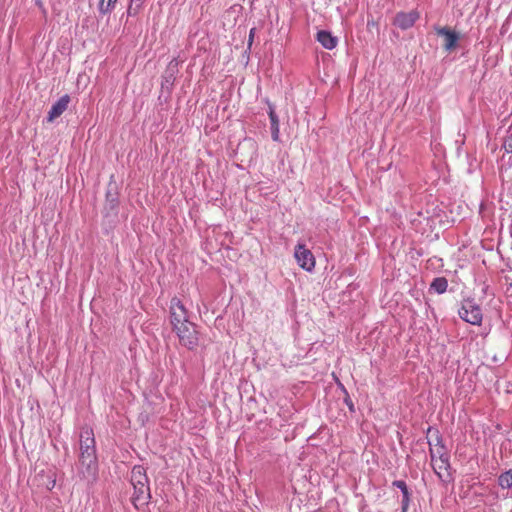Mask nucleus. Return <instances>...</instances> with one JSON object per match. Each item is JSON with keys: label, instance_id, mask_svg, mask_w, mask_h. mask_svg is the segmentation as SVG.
I'll return each instance as SVG.
<instances>
[{"label": "nucleus", "instance_id": "obj_1", "mask_svg": "<svg viewBox=\"0 0 512 512\" xmlns=\"http://www.w3.org/2000/svg\"><path fill=\"white\" fill-rule=\"evenodd\" d=\"M131 484L134 488L132 501L135 507L147 503L150 498V487L146 470L143 466H134L131 471Z\"/></svg>", "mask_w": 512, "mask_h": 512}, {"label": "nucleus", "instance_id": "obj_2", "mask_svg": "<svg viewBox=\"0 0 512 512\" xmlns=\"http://www.w3.org/2000/svg\"><path fill=\"white\" fill-rule=\"evenodd\" d=\"M172 330L176 333L180 344L187 349L194 350L199 345V331L195 323L188 321Z\"/></svg>", "mask_w": 512, "mask_h": 512}, {"label": "nucleus", "instance_id": "obj_3", "mask_svg": "<svg viewBox=\"0 0 512 512\" xmlns=\"http://www.w3.org/2000/svg\"><path fill=\"white\" fill-rule=\"evenodd\" d=\"M460 318L472 325H481L483 313L480 305L474 299H464L458 312Z\"/></svg>", "mask_w": 512, "mask_h": 512}, {"label": "nucleus", "instance_id": "obj_4", "mask_svg": "<svg viewBox=\"0 0 512 512\" xmlns=\"http://www.w3.org/2000/svg\"><path fill=\"white\" fill-rule=\"evenodd\" d=\"M79 474L88 482H94L98 476V460L96 454L80 455Z\"/></svg>", "mask_w": 512, "mask_h": 512}, {"label": "nucleus", "instance_id": "obj_5", "mask_svg": "<svg viewBox=\"0 0 512 512\" xmlns=\"http://www.w3.org/2000/svg\"><path fill=\"white\" fill-rule=\"evenodd\" d=\"M427 439L431 460L449 456V452L444 446L440 433L437 429L429 427L427 430Z\"/></svg>", "mask_w": 512, "mask_h": 512}, {"label": "nucleus", "instance_id": "obj_6", "mask_svg": "<svg viewBox=\"0 0 512 512\" xmlns=\"http://www.w3.org/2000/svg\"><path fill=\"white\" fill-rule=\"evenodd\" d=\"M170 323L172 326V329L177 327L178 325H181L183 323H186L189 321L188 319V310L182 303V301L177 298L173 297L170 301Z\"/></svg>", "mask_w": 512, "mask_h": 512}, {"label": "nucleus", "instance_id": "obj_7", "mask_svg": "<svg viewBox=\"0 0 512 512\" xmlns=\"http://www.w3.org/2000/svg\"><path fill=\"white\" fill-rule=\"evenodd\" d=\"M295 259L298 265L306 270L312 271L315 267V258L312 252L305 247L303 244H298L295 248L294 253Z\"/></svg>", "mask_w": 512, "mask_h": 512}, {"label": "nucleus", "instance_id": "obj_8", "mask_svg": "<svg viewBox=\"0 0 512 512\" xmlns=\"http://www.w3.org/2000/svg\"><path fill=\"white\" fill-rule=\"evenodd\" d=\"M431 466L440 480H442L443 482H447L450 480V455L431 460Z\"/></svg>", "mask_w": 512, "mask_h": 512}, {"label": "nucleus", "instance_id": "obj_9", "mask_svg": "<svg viewBox=\"0 0 512 512\" xmlns=\"http://www.w3.org/2000/svg\"><path fill=\"white\" fill-rule=\"evenodd\" d=\"M96 454L94 433L91 428H84L80 433V455Z\"/></svg>", "mask_w": 512, "mask_h": 512}, {"label": "nucleus", "instance_id": "obj_10", "mask_svg": "<svg viewBox=\"0 0 512 512\" xmlns=\"http://www.w3.org/2000/svg\"><path fill=\"white\" fill-rule=\"evenodd\" d=\"M418 19L419 13L417 11L399 12L396 14L393 24L402 30H407L411 28Z\"/></svg>", "mask_w": 512, "mask_h": 512}, {"label": "nucleus", "instance_id": "obj_11", "mask_svg": "<svg viewBox=\"0 0 512 512\" xmlns=\"http://www.w3.org/2000/svg\"><path fill=\"white\" fill-rule=\"evenodd\" d=\"M69 102L70 97L69 95L65 94L55 104H53L50 111L48 112V122H53L56 118L60 117L64 111L67 110Z\"/></svg>", "mask_w": 512, "mask_h": 512}, {"label": "nucleus", "instance_id": "obj_12", "mask_svg": "<svg viewBox=\"0 0 512 512\" xmlns=\"http://www.w3.org/2000/svg\"><path fill=\"white\" fill-rule=\"evenodd\" d=\"M436 33L439 36L444 37V49L447 51H451L455 49L457 42L459 40V36L456 32L450 30L447 27L437 28Z\"/></svg>", "mask_w": 512, "mask_h": 512}, {"label": "nucleus", "instance_id": "obj_13", "mask_svg": "<svg viewBox=\"0 0 512 512\" xmlns=\"http://www.w3.org/2000/svg\"><path fill=\"white\" fill-rule=\"evenodd\" d=\"M318 42L326 49L332 50L337 46L338 40L330 32L321 30L317 33Z\"/></svg>", "mask_w": 512, "mask_h": 512}, {"label": "nucleus", "instance_id": "obj_14", "mask_svg": "<svg viewBox=\"0 0 512 512\" xmlns=\"http://www.w3.org/2000/svg\"><path fill=\"white\" fill-rule=\"evenodd\" d=\"M447 287H448V281L445 277L435 278L430 285V288L439 294L446 292Z\"/></svg>", "mask_w": 512, "mask_h": 512}, {"label": "nucleus", "instance_id": "obj_15", "mask_svg": "<svg viewBox=\"0 0 512 512\" xmlns=\"http://www.w3.org/2000/svg\"><path fill=\"white\" fill-rule=\"evenodd\" d=\"M117 1L118 0H99L98 10L100 14H110L114 10Z\"/></svg>", "mask_w": 512, "mask_h": 512}, {"label": "nucleus", "instance_id": "obj_16", "mask_svg": "<svg viewBox=\"0 0 512 512\" xmlns=\"http://www.w3.org/2000/svg\"><path fill=\"white\" fill-rule=\"evenodd\" d=\"M498 483L503 489L512 487V468L499 476Z\"/></svg>", "mask_w": 512, "mask_h": 512}, {"label": "nucleus", "instance_id": "obj_17", "mask_svg": "<svg viewBox=\"0 0 512 512\" xmlns=\"http://www.w3.org/2000/svg\"><path fill=\"white\" fill-rule=\"evenodd\" d=\"M393 485L402 491L403 496H406V494H409L408 487L404 481H402V480L394 481Z\"/></svg>", "mask_w": 512, "mask_h": 512}, {"label": "nucleus", "instance_id": "obj_18", "mask_svg": "<svg viewBox=\"0 0 512 512\" xmlns=\"http://www.w3.org/2000/svg\"><path fill=\"white\" fill-rule=\"evenodd\" d=\"M178 68V61L176 59H173L170 61L167 67V72L171 71V76L177 71Z\"/></svg>", "mask_w": 512, "mask_h": 512}, {"label": "nucleus", "instance_id": "obj_19", "mask_svg": "<svg viewBox=\"0 0 512 512\" xmlns=\"http://www.w3.org/2000/svg\"><path fill=\"white\" fill-rule=\"evenodd\" d=\"M409 502H410V494H406V496H403V498H402V512H407Z\"/></svg>", "mask_w": 512, "mask_h": 512}, {"label": "nucleus", "instance_id": "obj_20", "mask_svg": "<svg viewBox=\"0 0 512 512\" xmlns=\"http://www.w3.org/2000/svg\"><path fill=\"white\" fill-rule=\"evenodd\" d=\"M269 117H270V120L272 122V125L277 128V126H278V119H277V116H276V114H275V112H274V110L272 108H270Z\"/></svg>", "mask_w": 512, "mask_h": 512}, {"label": "nucleus", "instance_id": "obj_21", "mask_svg": "<svg viewBox=\"0 0 512 512\" xmlns=\"http://www.w3.org/2000/svg\"><path fill=\"white\" fill-rule=\"evenodd\" d=\"M256 34V28H251L249 31L248 47L250 48Z\"/></svg>", "mask_w": 512, "mask_h": 512}, {"label": "nucleus", "instance_id": "obj_22", "mask_svg": "<svg viewBox=\"0 0 512 512\" xmlns=\"http://www.w3.org/2000/svg\"><path fill=\"white\" fill-rule=\"evenodd\" d=\"M503 147L507 152H512V140H506Z\"/></svg>", "mask_w": 512, "mask_h": 512}, {"label": "nucleus", "instance_id": "obj_23", "mask_svg": "<svg viewBox=\"0 0 512 512\" xmlns=\"http://www.w3.org/2000/svg\"><path fill=\"white\" fill-rule=\"evenodd\" d=\"M376 23L374 21V19H369L368 22H367V26L370 27V26H374Z\"/></svg>", "mask_w": 512, "mask_h": 512}, {"label": "nucleus", "instance_id": "obj_24", "mask_svg": "<svg viewBox=\"0 0 512 512\" xmlns=\"http://www.w3.org/2000/svg\"><path fill=\"white\" fill-rule=\"evenodd\" d=\"M145 0H131V2H136L138 3L139 5H142L144 3Z\"/></svg>", "mask_w": 512, "mask_h": 512}, {"label": "nucleus", "instance_id": "obj_25", "mask_svg": "<svg viewBox=\"0 0 512 512\" xmlns=\"http://www.w3.org/2000/svg\"><path fill=\"white\" fill-rule=\"evenodd\" d=\"M348 406H350V409H353V405L351 403H348Z\"/></svg>", "mask_w": 512, "mask_h": 512}, {"label": "nucleus", "instance_id": "obj_26", "mask_svg": "<svg viewBox=\"0 0 512 512\" xmlns=\"http://www.w3.org/2000/svg\"><path fill=\"white\" fill-rule=\"evenodd\" d=\"M348 406H350V409H353V405L351 403H348Z\"/></svg>", "mask_w": 512, "mask_h": 512}]
</instances>
